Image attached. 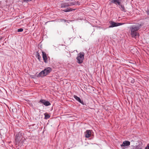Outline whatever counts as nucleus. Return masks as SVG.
Here are the masks:
<instances>
[{
	"label": "nucleus",
	"mask_w": 149,
	"mask_h": 149,
	"mask_svg": "<svg viewBox=\"0 0 149 149\" xmlns=\"http://www.w3.org/2000/svg\"><path fill=\"white\" fill-rule=\"evenodd\" d=\"M120 1L121 0H109V3L110 5L112 3H114L117 5H118V8L121 11L126 12L127 11V10L124 5L121 3Z\"/></svg>",
	"instance_id": "nucleus-1"
},
{
	"label": "nucleus",
	"mask_w": 149,
	"mask_h": 149,
	"mask_svg": "<svg viewBox=\"0 0 149 149\" xmlns=\"http://www.w3.org/2000/svg\"><path fill=\"white\" fill-rule=\"evenodd\" d=\"M141 26V24H137L132 25L130 27L131 34L132 37H135L139 34L137 31L140 29Z\"/></svg>",
	"instance_id": "nucleus-2"
},
{
	"label": "nucleus",
	"mask_w": 149,
	"mask_h": 149,
	"mask_svg": "<svg viewBox=\"0 0 149 149\" xmlns=\"http://www.w3.org/2000/svg\"><path fill=\"white\" fill-rule=\"evenodd\" d=\"M24 134L21 132H19L15 136V142L16 144L22 143L24 142L25 139L23 137Z\"/></svg>",
	"instance_id": "nucleus-3"
},
{
	"label": "nucleus",
	"mask_w": 149,
	"mask_h": 149,
	"mask_svg": "<svg viewBox=\"0 0 149 149\" xmlns=\"http://www.w3.org/2000/svg\"><path fill=\"white\" fill-rule=\"evenodd\" d=\"M52 69L50 67H48L43 70L41 71L37 75L38 77H43L49 74L52 71Z\"/></svg>",
	"instance_id": "nucleus-4"
},
{
	"label": "nucleus",
	"mask_w": 149,
	"mask_h": 149,
	"mask_svg": "<svg viewBox=\"0 0 149 149\" xmlns=\"http://www.w3.org/2000/svg\"><path fill=\"white\" fill-rule=\"evenodd\" d=\"M84 54L83 52H80L76 58L77 62L79 63H81L83 61L84 58Z\"/></svg>",
	"instance_id": "nucleus-5"
},
{
	"label": "nucleus",
	"mask_w": 149,
	"mask_h": 149,
	"mask_svg": "<svg viewBox=\"0 0 149 149\" xmlns=\"http://www.w3.org/2000/svg\"><path fill=\"white\" fill-rule=\"evenodd\" d=\"M109 23H110V25L109 26V28H112L114 27H116L118 26H119L120 25H121L124 23H116L115 22L110 21L109 22Z\"/></svg>",
	"instance_id": "nucleus-6"
},
{
	"label": "nucleus",
	"mask_w": 149,
	"mask_h": 149,
	"mask_svg": "<svg viewBox=\"0 0 149 149\" xmlns=\"http://www.w3.org/2000/svg\"><path fill=\"white\" fill-rule=\"evenodd\" d=\"M39 103L42 104L46 106H49L51 104L49 102L47 101L44 99H41L39 102Z\"/></svg>",
	"instance_id": "nucleus-7"
},
{
	"label": "nucleus",
	"mask_w": 149,
	"mask_h": 149,
	"mask_svg": "<svg viewBox=\"0 0 149 149\" xmlns=\"http://www.w3.org/2000/svg\"><path fill=\"white\" fill-rule=\"evenodd\" d=\"M69 6H72L76 5H79L78 2H76L75 1L71 0L68 2Z\"/></svg>",
	"instance_id": "nucleus-8"
},
{
	"label": "nucleus",
	"mask_w": 149,
	"mask_h": 149,
	"mask_svg": "<svg viewBox=\"0 0 149 149\" xmlns=\"http://www.w3.org/2000/svg\"><path fill=\"white\" fill-rule=\"evenodd\" d=\"M92 131L90 130H88L84 132L85 135L86 137L89 138L91 135Z\"/></svg>",
	"instance_id": "nucleus-9"
},
{
	"label": "nucleus",
	"mask_w": 149,
	"mask_h": 149,
	"mask_svg": "<svg viewBox=\"0 0 149 149\" xmlns=\"http://www.w3.org/2000/svg\"><path fill=\"white\" fill-rule=\"evenodd\" d=\"M74 97L77 101L83 105H84V103L82 100H81L80 98L76 95H74Z\"/></svg>",
	"instance_id": "nucleus-10"
},
{
	"label": "nucleus",
	"mask_w": 149,
	"mask_h": 149,
	"mask_svg": "<svg viewBox=\"0 0 149 149\" xmlns=\"http://www.w3.org/2000/svg\"><path fill=\"white\" fill-rule=\"evenodd\" d=\"M42 58L44 61L45 63H47V58L46 56V53L42 51Z\"/></svg>",
	"instance_id": "nucleus-11"
},
{
	"label": "nucleus",
	"mask_w": 149,
	"mask_h": 149,
	"mask_svg": "<svg viewBox=\"0 0 149 149\" xmlns=\"http://www.w3.org/2000/svg\"><path fill=\"white\" fill-rule=\"evenodd\" d=\"M130 145V142L128 141H125L123 142V143L120 145L121 147L125 146H128Z\"/></svg>",
	"instance_id": "nucleus-12"
},
{
	"label": "nucleus",
	"mask_w": 149,
	"mask_h": 149,
	"mask_svg": "<svg viewBox=\"0 0 149 149\" xmlns=\"http://www.w3.org/2000/svg\"><path fill=\"white\" fill-rule=\"evenodd\" d=\"M132 149H143L142 146L140 145H138L134 146Z\"/></svg>",
	"instance_id": "nucleus-13"
},
{
	"label": "nucleus",
	"mask_w": 149,
	"mask_h": 149,
	"mask_svg": "<svg viewBox=\"0 0 149 149\" xmlns=\"http://www.w3.org/2000/svg\"><path fill=\"white\" fill-rule=\"evenodd\" d=\"M68 6H69L68 2L63 3L61 5L62 8H66Z\"/></svg>",
	"instance_id": "nucleus-14"
},
{
	"label": "nucleus",
	"mask_w": 149,
	"mask_h": 149,
	"mask_svg": "<svg viewBox=\"0 0 149 149\" xmlns=\"http://www.w3.org/2000/svg\"><path fill=\"white\" fill-rule=\"evenodd\" d=\"M74 10V9H72V8H68L65 10H64L63 11H64L65 12H68L70 11H72V10Z\"/></svg>",
	"instance_id": "nucleus-15"
},
{
	"label": "nucleus",
	"mask_w": 149,
	"mask_h": 149,
	"mask_svg": "<svg viewBox=\"0 0 149 149\" xmlns=\"http://www.w3.org/2000/svg\"><path fill=\"white\" fill-rule=\"evenodd\" d=\"M45 118H44L45 119H47L49 118L50 117V116L47 113H45L44 114Z\"/></svg>",
	"instance_id": "nucleus-16"
},
{
	"label": "nucleus",
	"mask_w": 149,
	"mask_h": 149,
	"mask_svg": "<svg viewBox=\"0 0 149 149\" xmlns=\"http://www.w3.org/2000/svg\"><path fill=\"white\" fill-rule=\"evenodd\" d=\"M37 57L38 58V60L40 61L41 57L40 56V54L38 52H37Z\"/></svg>",
	"instance_id": "nucleus-17"
},
{
	"label": "nucleus",
	"mask_w": 149,
	"mask_h": 149,
	"mask_svg": "<svg viewBox=\"0 0 149 149\" xmlns=\"http://www.w3.org/2000/svg\"><path fill=\"white\" fill-rule=\"evenodd\" d=\"M129 80L130 81V82L132 83H134V79L133 78L130 77L129 79Z\"/></svg>",
	"instance_id": "nucleus-18"
},
{
	"label": "nucleus",
	"mask_w": 149,
	"mask_h": 149,
	"mask_svg": "<svg viewBox=\"0 0 149 149\" xmlns=\"http://www.w3.org/2000/svg\"><path fill=\"white\" fill-rule=\"evenodd\" d=\"M23 31V29L22 28H20L19 29L17 30V31L18 32H22Z\"/></svg>",
	"instance_id": "nucleus-19"
},
{
	"label": "nucleus",
	"mask_w": 149,
	"mask_h": 149,
	"mask_svg": "<svg viewBox=\"0 0 149 149\" xmlns=\"http://www.w3.org/2000/svg\"><path fill=\"white\" fill-rule=\"evenodd\" d=\"M31 0H23V1L24 2L27 3L29 1H31Z\"/></svg>",
	"instance_id": "nucleus-20"
},
{
	"label": "nucleus",
	"mask_w": 149,
	"mask_h": 149,
	"mask_svg": "<svg viewBox=\"0 0 149 149\" xmlns=\"http://www.w3.org/2000/svg\"><path fill=\"white\" fill-rule=\"evenodd\" d=\"M67 20L65 19H61V22H63L64 21L65 22H66V21Z\"/></svg>",
	"instance_id": "nucleus-21"
},
{
	"label": "nucleus",
	"mask_w": 149,
	"mask_h": 149,
	"mask_svg": "<svg viewBox=\"0 0 149 149\" xmlns=\"http://www.w3.org/2000/svg\"><path fill=\"white\" fill-rule=\"evenodd\" d=\"M147 147H148V148L149 149V146H147Z\"/></svg>",
	"instance_id": "nucleus-22"
},
{
	"label": "nucleus",
	"mask_w": 149,
	"mask_h": 149,
	"mask_svg": "<svg viewBox=\"0 0 149 149\" xmlns=\"http://www.w3.org/2000/svg\"><path fill=\"white\" fill-rule=\"evenodd\" d=\"M145 149H148V147L146 146L145 148Z\"/></svg>",
	"instance_id": "nucleus-23"
}]
</instances>
